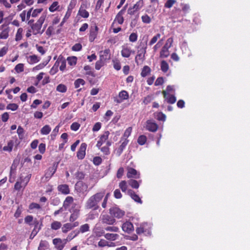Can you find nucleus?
<instances>
[{
    "label": "nucleus",
    "instance_id": "nucleus-1",
    "mask_svg": "<svg viewBox=\"0 0 250 250\" xmlns=\"http://www.w3.org/2000/svg\"><path fill=\"white\" fill-rule=\"evenodd\" d=\"M104 194L105 190H102L93 195L86 201L84 208L87 209H98L99 207V203L102 200Z\"/></svg>",
    "mask_w": 250,
    "mask_h": 250
},
{
    "label": "nucleus",
    "instance_id": "nucleus-2",
    "mask_svg": "<svg viewBox=\"0 0 250 250\" xmlns=\"http://www.w3.org/2000/svg\"><path fill=\"white\" fill-rule=\"evenodd\" d=\"M46 17V13L45 12L42 13L37 21L35 24H33L32 29L33 30V34L37 35L40 33V30Z\"/></svg>",
    "mask_w": 250,
    "mask_h": 250
},
{
    "label": "nucleus",
    "instance_id": "nucleus-3",
    "mask_svg": "<svg viewBox=\"0 0 250 250\" xmlns=\"http://www.w3.org/2000/svg\"><path fill=\"white\" fill-rule=\"evenodd\" d=\"M31 177V174H29L25 177L21 176L15 183L14 188L16 190H20L21 188H25Z\"/></svg>",
    "mask_w": 250,
    "mask_h": 250
},
{
    "label": "nucleus",
    "instance_id": "nucleus-4",
    "mask_svg": "<svg viewBox=\"0 0 250 250\" xmlns=\"http://www.w3.org/2000/svg\"><path fill=\"white\" fill-rule=\"evenodd\" d=\"M109 134V132L108 131H106L99 136V140L96 144V146L98 148H100V147H101L102 145L104 143H106V145L107 146H110L111 145V142L108 140Z\"/></svg>",
    "mask_w": 250,
    "mask_h": 250
},
{
    "label": "nucleus",
    "instance_id": "nucleus-5",
    "mask_svg": "<svg viewBox=\"0 0 250 250\" xmlns=\"http://www.w3.org/2000/svg\"><path fill=\"white\" fill-rule=\"evenodd\" d=\"M151 225L150 224L143 223L136 228V231L138 234L144 233L146 235H149L151 233Z\"/></svg>",
    "mask_w": 250,
    "mask_h": 250
},
{
    "label": "nucleus",
    "instance_id": "nucleus-6",
    "mask_svg": "<svg viewBox=\"0 0 250 250\" xmlns=\"http://www.w3.org/2000/svg\"><path fill=\"white\" fill-rule=\"evenodd\" d=\"M0 39L6 40L9 37L10 31L8 23H4L0 25Z\"/></svg>",
    "mask_w": 250,
    "mask_h": 250
},
{
    "label": "nucleus",
    "instance_id": "nucleus-7",
    "mask_svg": "<svg viewBox=\"0 0 250 250\" xmlns=\"http://www.w3.org/2000/svg\"><path fill=\"white\" fill-rule=\"evenodd\" d=\"M146 49V46H145L141 48L138 51V54L135 57V62L138 65L141 64L145 60Z\"/></svg>",
    "mask_w": 250,
    "mask_h": 250
},
{
    "label": "nucleus",
    "instance_id": "nucleus-8",
    "mask_svg": "<svg viewBox=\"0 0 250 250\" xmlns=\"http://www.w3.org/2000/svg\"><path fill=\"white\" fill-rule=\"evenodd\" d=\"M144 2L143 0H139L132 7H130L127 10V13L129 15H132L140 10L144 6Z\"/></svg>",
    "mask_w": 250,
    "mask_h": 250
},
{
    "label": "nucleus",
    "instance_id": "nucleus-9",
    "mask_svg": "<svg viewBox=\"0 0 250 250\" xmlns=\"http://www.w3.org/2000/svg\"><path fill=\"white\" fill-rule=\"evenodd\" d=\"M100 220L103 224L112 225L116 222V220L108 214H101Z\"/></svg>",
    "mask_w": 250,
    "mask_h": 250
},
{
    "label": "nucleus",
    "instance_id": "nucleus-10",
    "mask_svg": "<svg viewBox=\"0 0 250 250\" xmlns=\"http://www.w3.org/2000/svg\"><path fill=\"white\" fill-rule=\"evenodd\" d=\"M128 98V92L125 90H122L119 92L118 96L114 98V101L117 104H120Z\"/></svg>",
    "mask_w": 250,
    "mask_h": 250
},
{
    "label": "nucleus",
    "instance_id": "nucleus-11",
    "mask_svg": "<svg viewBox=\"0 0 250 250\" xmlns=\"http://www.w3.org/2000/svg\"><path fill=\"white\" fill-rule=\"evenodd\" d=\"M76 204L74 203V199L71 196H67L66 197L63 203V207L65 210L71 208H74Z\"/></svg>",
    "mask_w": 250,
    "mask_h": 250
},
{
    "label": "nucleus",
    "instance_id": "nucleus-12",
    "mask_svg": "<svg viewBox=\"0 0 250 250\" xmlns=\"http://www.w3.org/2000/svg\"><path fill=\"white\" fill-rule=\"evenodd\" d=\"M110 214L114 217L118 219L122 218L125 214V211L122 210L118 207H113L109 209Z\"/></svg>",
    "mask_w": 250,
    "mask_h": 250
},
{
    "label": "nucleus",
    "instance_id": "nucleus-13",
    "mask_svg": "<svg viewBox=\"0 0 250 250\" xmlns=\"http://www.w3.org/2000/svg\"><path fill=\"white\" fill-rule=\"evenodd\" d=\"M93 233L95 236L98 237L102 236H104V234L105 233L104 228H103L98 224H96L93 229Z\"/></svg>",
    "mask_w": 250,
    "mask_h": 250
},
{
    "label": "nucleus",
    "instance_id": "nucleus-14",
    "mask_svg": "<svg viewBox=\"0 0 250 250\" xmlns=\"http://www.w3.org/2000/svg\"><path fill=\"white\" fill-rule=\"evenodd\" d=\"M53 243L58 250H62L66 244V242H65V239L55 238L53 240Z\"/></svg>",
    "mask_w": 250,
    "mask_h": 250
},
{
    "label": "nucleus",
    "instance_id": "nucleus-15",
    "mask_svg": "<svg viewBox=\"0 0 250 250\" xmlns=\"http://www.w3.org/2000/svg\"><path fill=\"white\" fill-rule=\"evenodd\" d=\"M127 174L126 176L128 178H133L135 179H138L140 178V174L139 172H138L136 169L128 167L127 168Z\"/></svg>",
    "mask_w": 250,
    "mask_h": 250
},
{
    "label": "nucleus",
    "instance_id": "nucleus-16",
    "mask_svg": "<svg viewBox=\"0 0 250 250\" xmlns=\"http://www.w3.org/2000/svg\"><path fill=\"white\" fill-rule=\"evenodd\" d=\"M58 167V164L54 163L52 167H49L45 171L44 176L46 179H49L55 173Z\"/></svg>",
    "mask_w": 250,
    "mask_h": 250
},
{
    "label": "nucleus",
    "instance_id": "nucleus-17",
    "mask_svg": "<svg viewBox=\"0 0 250 250\" xmlns=\"http://www.w3.org/2000/svg\"><path fill=\"white\" fill-rule=\"evenodd\" d=\"M87 145L85 143H82L77 152V156L79 159L82 160L84 158L85 155V150Z\"/></svg>",
    "mask_w": 250,
    "mask_h": 250
},
{
    "label": "nucleus",
    "instance_id": "nucleus-18",
    "mask_svg": "<svg viewBox=\"0 0 250 250\" xmlns=\"http://www.w3.org/2000/svg\"><path fill=\"white\" fill-rule=\"evenodd\" d=\"M98 32V27L96 25L91 27L89 36V40L90 42H93L96 38Z\"/></svg>",
    "mask_w": 250,
    "mask_h": 250
},
{
    "label": "nucleus",
    "instance_id": "nucleus-19",
    "mask_svg": "<svg viewBox=\"0 0 250 250\" xmlns=\"http://www.w3.org/2000/svg\"><path fill=\"white\" fill-rule=\"evenodd\" d=\"M132 53H134L132 51L131 48L127 45L122 46V49L121 51V55L124 58H128L130 57Z\"/></svg>",
    "mask_w": 250,
    "mask_h": 250
},
{
    "label": "nucleus",
    "instance_id": "nucleus-20",
    "mask_svg": "<svg viewBox=\"0 0 250 250\" xmlns=\"http://www.w3.org/2000/svg\"><path fill=\"white\" fill-rule=\"evenodd\" d=\"M122 230L126 233H130L134 230L133 224L130 222H125L122 226Z\"/></svg>",
    "mask_w": 250,
    "mask_h": 250
},
{
    "label": "nucleus",
    "instance_id": "nucleus-21",
    "mask_svg": "<svg viewBox=\"0 0 250 250\" xmlns=\"http://www.w3.org/2000/svg\"><path fill=\"white\" fill-rule=\"evenodd\" d=\"M69 211L71 212V214L69 217V221L73 222L79 217L80 210L75 208H71L69 209Z\"/></svg>",
    "mask_w": 250,
    "mask_h": 250
},
{
    "label": "nucleus",
    "instance_id": "nucleus-22",
    "mask_svg": "<svg viewBox=\"0 0 250 250\" xmlns=\"http://www.w3.org/2000/svg\"><path fill=\"white\" fill-rule=\"evenodd\" d=\"M146 129L151 132H155L158 129L157 125L152 120H148L146 125Z\"/></svg>",
    "mask_w": 250,
    "mask_h": 250
},
{
    "label": "nucleus",
    "instance_id": "nucleus-23",
    "mask_svg": "<svg viewBox=\"0 0 250 250\" xmlns=\"http://www.w3.org/2000/svg\"><path fill=\"white\" fill-rule=\"evenodd\" d=\"M58 190L61 193L66 195L70 193L69 188L66 184L60 185L58 187Z\"/></svg>",
    "mask_w": 250,
    "mask_h": 250
},
{
    "label": "nucleus",
    "instance_id": "nucleus-24",
    "mask_svg": "<svg viewBox=\"0 0 250 250\" xmlns=\"http://www.w3.org/2000/svg\"><path fill=\"white\" fill-rule=\"evenodd\" d=\"M100 59L103 61L109 59L110 58V50L109 49H105L100 52Z\"/></svg>",
    "mask_w": 250,
    "mask_h": 250
},
{
    "label": "nucleus",
    "instance_id": "nucleus-25",
    "mask_svg": "<svg viewBox=\"0 0 250 250\" xmlns=\"http://www.w3.org/2000/svg\"><path fill=\"white\" fill-rule=\"evenodd\" d=\"M104 237L107 240L111 241H114L119 238V235L113 233H105L104 234Z\"/></svg>",
    "mask_w": 250,
    "mask_h": 250
},
{
    "label": "nucleus",
    "instance_id": "nucleus-26",
    "mask_svg": "<svg viewBox=\"0 0 250 250\" xmlns=\"http://www.w3.org/2000/svg\"><path fill=\"white\" fill-rule=\"evenodd\" d=\"M127 193L134 201L140 204L142 203V201L139 195L136 194L134 191L130 189L128 190Z\"/></svg>",
    "mask_w": 250,
    "mask_h": 250
},
{
    "label": "nucleus",
    "instance_id": "nucleus-27",
    "mask_svg": "<svg viewBox=\"0 0 250 250\" xmlns=\"http://www.w3.org/2000/svg\"><path fill=\"white\" fill-rule=\"evenodd\" d=\"M84 5L82 4L78 11V15L83 18H87L89 17V13L84 8Z\"/></svg>",
    "mask_w": 250,
    "mask_h": 250
},
{
    "label": "nucleus",
    "instance_id": "nucleus-28",
    "mask_svg": "<svg viewBox=\"0 0 250 250\" xmlns=\"http://www.w3.org/2000/svg\"><path fill=\"white\" fill-rule=\"evenodd\" d=\"M169 48L164 45L160 52V58H166L169 55Z\"/></svg>",
    "mask_w": 250,
    "mask_h": 250
},
{
    "label": "nucleus",
    "instance_id": "nucleus-29",
    "mask_svg": "<svg viewBox=\"0 0 250 250\" xmlns=\"http://www.w3.org/2000/svg\"><path fill=\"white\" fill-rule=\"evenodd\" d=\"M27 59L28 62L31 64L36 63L39 62L40 60V58L35 55L28 56Z\"/></svg>",
    "mask_w": 250,
    "mask_h": 250
},
{
    "label": "nucleus",
    "instance_id": "nucleus-30",
    "mask_svg": "<svg viewBox=\"0 0 250 250\" xmlns=\"http://www.w3.org/2000/svg\"><path fill=\"white\" fill-rule=\"evenodd\" d=\"M165 99L169 104H173L175 103L176 98L173 94H165L164 95Z\"/></svg>",
    "mask_w": 250,
    "mask_h": 250
},
{
    "label": "nucleus",
    "instance_id": "nucleus-31",
    "mask_svg": "<svg viewBox=\"0 0 250 250\" xmlns=\"http://www.w3.org/2000/svg\"><path fill=\"white\" fill-rule=\"evenodd\" d=\"M80 233V231H78V230H75L71 232L68 234L67 237L65 239V242H69L72 240L73 238L76 237Z\"/></svg>",
    "mask_w": 250,
    "mask_h": 250
},
{
    "label": "nucleus",
    "instance_id": "nucleus-32",
    "mask_svg": "<svg viewBox=\"0 0 250 250\" xmlns=\"http://www.w3.org/2000/svg\"><path fill=\"white\" fill-rule=\"evenodd\" d=\"M128 143V140L127 139H124L123 142H122L121 145H120V146L117 150L119 155H120L122 153L123 150L125 149V148L127 145Z\"/></svg>",
    "mask_w": 250,
    "mask_h": 250
},
{
    "label": "nucleus",
    "instance_id": "nucleus-33",
    "mask_svg": "<svg viewBox=\"0 0 250 250\" xmlns=\"http://www.w3.org/2000/svg\"><path fill=\"white\" fill-rule=\"evenodd\" d=\"M123 12L119 11V13L116 16L115 21H117L120 24H122L124 22V18H123Z\"/></svg>",
    "mask_w": 250,
    "mask_h": 250
},
{
    "label": "nucleus",
    "instance_id": "nucleus-34",
    "mask_svg": "<svg viewBox=\"0 0 250 250\" xmlns=\"http://www.w3.org/2000/svg\"><path fill=\"white\" fill-rule=\"evenodd\" d=\"M142 182L141 180L139 182L135 180H130L128 181V184L134 188H138L140 186V183Z\"/></svg>",
    "mask_w": 250,
    "mask_h": 250
},
{
    "label": "nucleus",
    "instance_id": "nucleus-35",
    "mask_svg": "<svg viewBox=\"0 0 250 250\" xmlns=\"http://www.w3.org/2000/svg\"><path fill=\"white\" fill-rule=\"evenodd\" d=\"M48 248V243L45 240H41L38 250H46Z\"/></svg>",
    "mask_w": 250,
    "mask_h": 250
},
{
    "label": "nucleus",
    "instance_id": "nucleus-36",
    "mask_svg": "<svg viewBox=\"0 0 250 250\" xmlns=\"http://www.w3.org/2000/svg\"><path fill=\"white\" fill-rule=\"evenodd\" d=\"M51 130V128L50 126L49 125H45L41 128L40 132L42 135H47L50 133Z\"/></svg>",
    "mask_w": 250,
    "mask_h": 250
},
{
    "label": "nucleus",
    "instance_id": "nucleus-37",
    "mask_svg": "<svg viewBox=\"0 0 250 250\" xmlns=\"http://www.w3.org/2000/svg\"><path fill=\"white\" fill-rule=\"evenodd\" d=\"M150 71L151 69L150 67L146 65L143 68L142 72L141 73V75L143 77H145L150 73Z\"/></svg>",
    "mask_w": 250,
    "mask_h": 250
},
{
    "label": "nucleus",
    "instance_id": "nucleus-38",
    "mask_svg": "<svg viewBox=\"0 0 250 250\" xmlns=\"http://www.w3.org/2000/svg\"><path fill=\"white\" fill-rule=\"evenodd\" d=\"M72 229H73L72 226L70 223L64 224L62 228V232L65 233L67 232L69 230H71Z\"/></svg>",
    "mask_w": 250,
    "mask_h": 250
},
{
    "label": "nucleus",
    "instance_id": "nucleus-39",
    "mask_svg": "<svg viewBox=\"0 0 250 250\" xmlns=\"http://www.w3.org/2000/svg\"><path fill=\"white\" fill-rule=\"evenodd\" d=\"M62 227V223L57 221H54L51 224V228L53 230H58Z\"/></svg>",
    "mask_w": 250,
    "mask_h": 250
},
{
    "label": "nucleus",
    "instance_id": "nucleus-40",
    "mask_svg": "<svg viewBox=\"0 0 250 250\" xmlns=\"http://www.w3.org/2000/svg\"><path fill=\"white\" fill-rule=\"evenodd\" d=\"M60 6L58 1H54L49 7V10L51 12H54L58 10Z\"/></svg>",
    "mask_w": 250,
    "mask_h": 250
},
{
    "label": "nucleus",
    "instance_id": "nucleus-41",
    "mask_svg": "<svg viewBox=\"0 0 250 250\" xmlns=\"http://www.w3.org/2000/svg\"><path fill=\"white\" fill-rule=\"evenodd\" d=\"M175 92V89L174 88V86L168 85L167 87L166 90L163 91V95H165V94H173Z\"/></svg>",
    "mask_w": 250,
    "mask_h": 250
},
{
    "label": "nucleus",
    "instance_id": "nucleus-42",
    "mask_svg": "<svg viewBox=\"0 0 250 250\" xmlns=\"http://www.w3.org/2000/svg\"><path fill=\"white\" fill-rule=\"evenodd\" d=\"M14 146L13 141H10L8 142L7 145L3 147V150L5 151L11 152Z\"/></svg>",
    "mask_w": 250,
    "mask_h": 250
},
{
    "label": "nucleus",
    "instance_id": "nucleus-43",
    "mask_svg": "<svg viewBox=\"0 0 250 250\" xmlns=\"http://www.w3.org/2000/svg\"><path fill=\"white\" fill-rule=\"evenodd\" d=\"M105 231L113 232H118L119 231V229L116 226H107L104 228Z\"/></svg>",
    "mask_w": 250,
    "mask_h": 250
},
{
    "label": "nucleus",
    "instance_id": "nucleus-44",
    "mask_svg": "<svg viewBox=\"0 0 250 250\" xmlns=\"http://www.w3.org/2000/svg\"><path fill=\"white\" fill-rule=\"evenodd\" d=\"M161 69L164 72H167L169 69V65L166 61H162L161 62Z\"/></svg>",
    "mask_w": 250,
    "mask_h": 250
},
{
    "label": "nucleus",
    "instance_id": "nucleus-45",
    "mask_svg": "<svg viewBox=\"0 0 250 250\" xmlns=\"http://www.w3.org/2000/svg\"><path fill=\"white\" fill-rule=\"evenodd\" d=\"M23 29L22 28H19L16 33L15 36V40L16 41H19L21 40L22 38Z\"/></svg>",
    "mask_w": 250,
    "mask_h": 250
},
{
    "label": "nucleus",
    "instance_id": "nucleus-46",
    "mask_svg": "<svg viewBox=\"0 0 250 250\" xmlns=\"http://www.w3.org/2000/svg\"><path fill=\"white\" fill-rule=\"evenodd\" d=\"M89 225L88 224H85L81 226L79 228V230L78 231H80V233H84L89 230Z\"/></svg>",
    "mask_w": 250,
    "mask_h": 250
},
{
    "label": "nucleus",
    "instance_id": "nucleus-47",
    "mask_svg": "<svg viewBox=\"0 0 250 250\" xmlns=\"http://www.w3.org/2000/svg\"><path fill=\"white\" fill-rule=\"evenodd\" d=\"M161 37V34L160 33L156 34L155 36H154L151 39L150 42H148V45L152 46L153 44L155 43Z\"/></svg>",
    "mask_w": 250,
    "mask_h": 250
},
{
    "label": "nucleus",
    "instance_id": "nucleus-48",
    "mask_svg": "<svg viewBox=\"0 0 250 250\" xmlns=\"http://www.w3.org/2000/svg\"><path fill=\"white\" fill-rule=\"evenodd\" d=\"M152 5L150 6V8H152L151 11L155 12L158 7V0H151Z\"/></svg>",
    "mask_w": 250,
    "mask_h": 250
},
{
    "label": "nucleus",
    "instance_id": "nucleus-49",
    "mask_svg": "<svg viewBox=\"0 0 250 250\" xmlns=\"http://www.w3.org/2000/svg\"><path fill=\"white\" fill-rule=\"evenodd\" d=\"M84 84L85 81L82 79H78L74 82V85L76 88H78L81 85H83Z\"/></svg>",
    "mask_w": 250,
    "mask_h": 250
},
{
    "label": "nucleus",
    "instance_id": "nucleus-50",
    "mask_svg": "<svg viewBox=\"0 0 250 250\" xmlns=\"http://www.w3.org/2000/svg\"><path fill=\"white\" fill-rule=\"evenodd\" d=\"M42 8H37L35 9H33L31 16L33 18H36L38 17L42 13Z\"/></svg>",
    "mask_w": 250,
    "mask_h": 250
},
{
    "label": "nucleus",
    "instance_id": "nucleus-51",
    "mask_svg": "<svg viewBox=\"0 0 250 250\" xmlns=\"http://www.w3.org/2000/svg\"><path fill=\"white\" fill-rule=\"evenodd\" d=\"M15 70L17 73L22 72L24 70V64L23 63H19L16 65Z\"/></svg>",
    "mask_w": 250,
    "mask_h": 250
},
{
    "label": "nucleus",
    "instance_id": "nucleus-52",
    "mask_svg": "<svg viewBox=\"0 0 250 250\" xmlns=\"http://www.w3.org/2000/svg\"><path fill=\"white\" fill-rule=\"evenodd\" d=\"M56 90L60 92L64 93L66 91L67 88L65 85L60 84L57 86Z\"/></svg>",
    "mask_w": 250,
    "mask_h": 250
},
{
    "label": "nucleus",
    "instance_id": "nucleus-53",
    "mask_svg": "<svg viewBox=\"0 0 250 250\" xmlns=\"http://www.w3.org/2000/svg\"><path fill=\"white\" fill-rule=\"evenodd\" d=\"M18 105L16 104H9L6 106L7 110H11L12 111H15L18 108Z\"/></svg>",
    "mask_w": 250,
    "mask_h": 250
},
{
    "label": "nucleus",
    "instance_id": "nucleus-54",
    "mask_svg": "<svg viewBox=\"0 0 250 250\" xmlns=\"http://www.w3.org/2000/svg\"><path fill=\"white\" fill-rule=\"evenodd\" d=\"M67 60L70 65H74L76 63L77 58L76 57H68Z\"/></svg>",
    "mask_w": 250,
    "mask_h": 250
},
{
    "label": "nucleus",
    "instance_id": "nucleus-55",
    "mask_svg": "<svg viewBox=\"0 0 250 250\" xmlns=\"http://www.w3.org/2000/svg\"><path fill=\"white\" fill-rule=\"evenodd\" d=\"M41 207L40 206V205L37 203H32L31 204H30L29 206V209L30 210H33V209H41Z\"/></svg>",
    "mask_w": 250,
    "mask_h": 250
},
{
    "label": "nucleus",
    "instance_id": "nucleus-56",
    "mask_svg": "<svg viewBox=\"0 0 250 250\" xmlns=\"http://www.w3.org/2000/svg\"><path fill=\"white\" fill-rule=\"evenodd\" d=\"M127 184L126 181H122L119 184V187L123 192H125L127 189Z\"/></svg>",
    "mask_w": 250,
    "mask_h": 250
},
{
    "label": "nucleus",
    "instance_id": "nucleus-57",
    "mask_svg": "<svg viewBox=\"0 0 250 250\" xmlns=\"http://www.w3.org/2000/svg\"><path fill=\"white\" fill-rule=\"evenodd\" d=\"M146 141V137L144 135H141L138 139V143L140 145H144Z\"/></svg>",
    "mask_w": 250,
    "mask_h": 250
},
{
    "label": "nucleus",
    "instance_id": "nucleus-58",
    "mask_svg": "<svg viewBox=\"0 0 250 250\" xmlns=\"http://www.w3.org/2000/svg\"><path fill=\"white\" fill-rule=\"evenodd\" d=\"M109 146H104L102 147H100V148H99L101 151L103 153L104 155H108L110 154V150L109 148L108 147Z\"/></svg>",
    "mask_w": 250,
    "mask_h": 250
},
{
    "label": "nucleus",
    "instance_id": "nucleus-59",
    "mask_svg": "<svg viewBox=\"0 0 250 250\" xmlns=\"http://www.w3.org/2000/svg\"><path fill=\"white\" fill-rule=\"evenodd\" d=\"M132 132V127H129L125 130L123 137L125 139H127V138L130 135L131 133Z\"/></svg>",
    "mask_w": 250,
    "mask_h": 250
},
{
    "label": "nucleus",
    "instance_id": "nucleus-60",
    "mask_svg": "<svg viewBox=\"0 0 250 250\" xmlns=\"http://www.w3.org/2000/svg\"><path fill=\"white\" fill-rule=\"evenodd\" d=\"M138 39L137 34L136 33H131L129 37V40L130 42H135Z\"/></svg>",
    "mask_w": 250,
    "mask_h": 250
},
{
    "label": "nucleus",
    "instance_id": "nucleus-61",
    "mask_svg": "<svg viewBox=\"0 0 250 250\" xmlns=\"http://www.w3.org/2000/svg\"><path fill=\"white\" fill-rule=\"evenodd\" d=\"M98 245L100 247H106L108 246V242L105 239H102L99 241Z\"/></svg>",
    "mask_w": 250,
    "mask_h": 250
},
{
    "label": "nucleus",
    "instance_id": "nucleus-62",
    "mask_svg": "<svg viewBox=\"0 0 250 250\" xmlns=\"http://www.w3.org/2000/svg\"><path fill=\"white\" fill-rule=\"evenodd\" d=\"M175 0H167L165 4V7L167 8H171L176 3Z\"/></svg>",
    "mask_w": 250,
    "mask_h": 250
},
{
    "label": "nucleus",
    "instance_id": "nucleus-63",
    "mask_svg": "<svg viewBox=\"0 0 250 250\" xmlns=\"http://www.w3.org/2000/svg\"><path fill=\"white\" fill-rule=\"evenodd\" d=\"M22 211L21 206H19L14 214V217L16 218L19 217Z\"/></svg>",
    "mask_w": 250,
    "mask_h": 250
},
{
    "label": "nucleus",
    "instance_id": "nucleus-64",
    "mask_svg": "<svg viewBox=\"0 0 250 250\" xmlns=\"http://www.w3.org/2000/svg\"><path fill=\"white\" fill-rule=\"evenodd\" d=\"M17 133L18 134L19 138L22 139L23 137L24 130L21 126H19L18 128Z\"/></svg>",
    "mask_w": 250,
    "mask_h": 250
}]
</instances>
